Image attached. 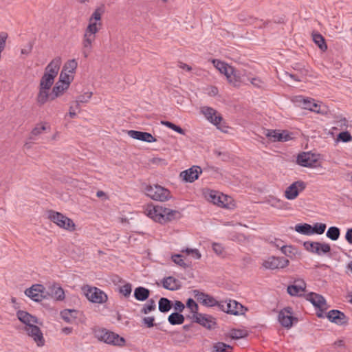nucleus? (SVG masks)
I'll return each mask as SVG.
<instances>
[{"label": "nucleus", "instance_id": "47", "mask_svg": "<svg viewBox=\"0 0 352 352\" xmlns=\"http://www.w3.org/2000/svg\"><path fill=\"white\" fill-rule=\"evenodd\" d=\"M73 79L74 76L72 74H69V73L62 70L60 74L58 81L67 84V86L69 87V85Z\"/></svg>", "mask_w": 352, "mask_h": 352}, {"label": "nucleus", "instance_id": "10", "mask_svg": "<svg viewBox=\"0 0 352 352\" xmlns=\"http://www.w3.org/2000/svg\"><path fill=\"white\" fill-rule=\"evenodd\" d=\"M278 321L283 327L289 329L292 327L293 322L294 321L297 322L298 320L296 318L293 316L292 308L287 307L279 312Z\"/></svg>", "mask_w": 352, "mask_h": 352}, {"label": "nucleus", "instance_id": "14", "mask_svg": "<svg viewBox=\"0 0 352 352\" xmlns=\"http://www.w3.org/2000/svg\"><path fill=\"white\" fill-rule=\"evenodd\" d=\"M265 135L272 142H287L291 139L290 134L285 131L267 129Z\"/></svg>", "mask_w": 352, "mask_h": 352}, {"label": "nucleus", "instance_id": "17", "mask_svg": "<svg viewBox=\"0 0 352 352\" xmlns=\"http://www.w3.org/2000/svg\"><path fill=\"white\" fill-rule=\"evenodd\" d=\"M202 173L201 168L198 166H193L191 168L181 172L180 176L187 182H193L198 179L199 174Z\"/></svg>", "mask_w": 352, "mask_h": 352}, {"label": "nucleus", "instance_id": "52", "mask_svg": "<svg viewBox=\"0 0 352 352\" xmlns=\"http://www.w3.org/2000/svg\"><path fill=\"white\" fill-rule=\"evenodd\" d=\"M319 242H314V241H305L303 243V246L306 250L308 252L314 254V252L317 250L316 247H318Z\"/></svg>", "mask_w": 352, "mask_h": 352}, {"label": "nucleus", "instance_id": "11", "mask_svg": "<svg viewBox=\"0 0 352 352\" xmlns=\"http://www.w3.org/2000/svg\"><path fill=\"white\" fill-rule=\"evenodd\" d=\"M305 188L306 184L304 182L301 180L294 182L286 188L285 197L289 200H294Z\"/></svg>", "mask_w": 352, "mask_h": 352}, {"label": "nucleus", "instance_id": "46", "mask_svg": "<svg viewBox=\"0 0 352 352\" xmlns=\"http://www.w3.org/2000/svg\"><path fill=\"white\" fill-rule=\"evenodd\" d=\"M171 260L177 265L183 267L184 269H186L189 267V265L187 264L183 256L179 254H173L171 256Z\"/></svg>", "mask_w": 352, "mask_h": 352}, {"label": "nucleus", "instance_id": "34", "mask_svg": "<svg viewBox=\"0 0 352 352\" xmlns=\"http://www.w3.org/2000/svg\"><path fill=\"white\" fill-rule=\"evenodd\" d=\"M54 79L55 78L51 74H44L41 78L38 87L44 88L45 89H50L54 82Z\"/></svg>", "mask_w": 352, "mask_h": 352}, {"label": "nucleus", "instance_id": "53", "mask_svg": "<svg viewBox=\"0 0 352 352\" xmlns=\"http://www.w3.org/2000/svg\"><path fill=\"white\" fill-rule=\"evenodd\" d=\"M132 291V285L131 283H126L124 285L120 287L119 292L123 294L125 297L129 296Z\"/></svg>", "mask_w": 352, "mask_h": 352}, {"label": "nucleus", "instance_id": "35", "mask_svg": "<svg viewBox=\"0 0 352 352\" xmlns=\"http://www.w3.org/2000/svg\"><path fill=\"white\" fill-rule=\"evenodd\" d=\"M185 320L184 316L179 312H174L168 317V322L172 325L182 324Z\"/></svg>", "mask_w": 352, "mask_h": 352}, {"label": "nucleus", "instance_id": "59", "mask_svg": "<svg viewBox=\"0 0 352 352\" xmlns=\"http://www.w3.org/2000/svg\"><path fill=\"white\" fill-rule=\"evenodd\" d=\"M155 321V317L154 316H148L144 317L142 319V323L144 326H146L148 328H151L155 326L154 324Z\"/></svg>", "mask_w": 352, "mask_h": 352}, {"label": "nucleus", "instance_id": "21", "mask_svg": "<svg viewBox=\"0 0 352 352\" xmlns=\"http://www.w3.org/2000/svg\"><path fill=\"white\" fill-rule=\"evenodd\" d=\"M306 298L316 308L319 309L320 311H323L327 309L326 300L322 295L311 292L307 294Z\"/></svg>", "mask_w": 352, "mask_h": 352}, {"label": "nucleus", "instance_id": "37", "mask_svg": "<svg viewBox=\"0 0 352 352\" xmlns=\"http://www.w3.org/2000/svg\"><path fill=\"white\" fill-rule=\"evenodd\" d=\"M172 307L171 301L166 298L162 297L160 299L158 309L162 313L168 312Z\"/></svg>", "mask_w": 352, "mask_h": 352}, {"label": "nucleus", "instance_id": "32", "mask_svg": "<svg viewBox=\"0 0 352 352\" xmlns=\"http://www.w3.org/2000/svg\"><path fill=\"white\" fill-rule=\"evenodd\" d=\"M78 311L75 309H64L60 311V316L65 322L72 323L77 318Z\"/></svg>", "mask_w": 352, "mask_h": 352}, {"label": "nucleus", "instance_id": "9", "mask_svg": "<svg viewBox=\"0 0 352 352\" xmlns=\"http://www.w3.org/2000/svg\"><path fill=\"white\" fill-rule=\"evenodd\" d=\"M25 294L35 302H41L47 298L45 287L40 284L33 285L25 291Z\"/></svg>", "mask_w": 352, "mask_h": 352}, {"label": "nucleus", "instance_id": "54", "mask_svg": "<svg viewBox=\"0 0 352 352\" xmlns=\"http://www.w3.org/2000/svg\"><path fill=\"white\" fill-rule=\"evenodd\" d=\"M104 12V6H100L96 9L92 15L91 16L90 21L95 20L96 21H100L101 19V16Z\"/></svg>", "mask_w": 352, "mask_h": 352}, {"label": "nucleus", "instance_id": "43", "mask_svg": "<svg viewBox=\"0 0 352 352\" xmlns=\"http://www.w3.org/2000/svg\"><path fill=\"white\" fill-rule=\"evenodd\" d=\"M267 201L271 206L279 209L283 208L285 206L284 201L273 196L269 197Z\"/></svg>", "mask_w": 352, "mask_h": 352}, {"label": "nucleus", "instance_id": "45", "mask_svg": "<svg viewBox=\"0 0 352 352\" xmlns=\"http://www.w3.org/2000/svg\"><path fill=\"white\" fill-rule=\"evenodd\" d=\"M318 247H316L317 250L314 252L315 254L321 256L329 253L331 251V247L329 244L325 243H318Z\"/></svg>", "mask_w": 352, "mask_h": 352}, {"label": "nucleus", "instance_id": "36", "mask_svg": "<svg viewBox=\"0 0 352 352\" xmlns=\"http://www.w3.org/2000/svg\"><path fill=\"white\" fill-rule=\"evenodd\" d=\"M295 230L305 235L312 234V226L308 223H298L295 226Z\"/></svg>", "mask_w": 352, "mask_h": 352}, {"label": "nucleus", "instance_id": "15", "mask_svg": "<svg viewBox=\"0 0 352 352\" xmlns=\"http://www.w3.org/2000/svg\"><path fill=\"white\" fill-rule=\"evenodd\" d=\"M327 318L338 325H347L349 319L346 316L342 311L337 309H332L327 313Z\"/></svg>", "mask_w": 352, "mask_h": 352}, {"label": "nucleus", "instance_id": "13", "mask_svg": "<svg viewBox=\"0 0 352 352\" xmlns=\"http://www.w3.org/2000/svg\"><path fill=\"white\" fill-rule=\"evenodd\" d=\"M201 112L204 115L206 118L209 122L217 126L218 129L222 130L221 122L223 118L220 115L217 114V112L215 109L209 107H203L201 109Z\"/></svg>", "mask_w": 352, "mask_h": 352}, {"label": "nucleus", "instance_id": "3", "mask_svg": "<svg viewBox=\"0 0 352 352\" xmlns=\"http://www.w3.org/2000/svg\"><path fill=\"white\" fill-rule=\"evenodd\" d=\"M101 23H89L83 35L82 53L87 58L92 49V43L96 40V34L100 29Z\"/></svg>", "mask_w": 352, "mask_h": 352}, {"label": "nucleus", "instance_id": "20", "mask_svg": "<svg viewBox=\"0 0 352 352\" xmlns=\"http://www.w3.org/2000/svg\"><path fill=\"white\" fill-rule=\"evenodd\" d=\"M317 162L315 155L309 152H304L297 157V163L304 167H311Z\"/></svg>", "mask_w": 352, "mask_h": 352}, {"label": "nucleus", "instance_id": "60", "mask_svg": "<svg viewBox=\"0 0 352 352\" xmlns=\"http://www.w3.org/2000/svg\"><path fill=\"white\" fill-rule=\"evenodd\" d=\"M294 248L292 245H285L282 247L281 252L287 256H291L294 254Z\"/></svg>", "mask_w": 352, "mask_h": 352}, {"label": "nucleus", "instance_id": "12", "mask_svg": "<svg viewBox=\"0 0 352 352\" xmlns=\"http://www.w3.org/2000/svg\"><path fill=\"white\" fill-rule=\"evenodd\" d=\"M24 329L27 334L34 340L38 346H44L45 339L43 338V334L40 328L37 327L36 324L25 326Z\"/></svg>", "mask_w": 352, "mask_h": 352}, {"label": "nucleus", "instance_id": "7", "mask_svg": "<svg viewBox=\"0 0 352 352\" xmlns=\"http://www.w3.org/2000/svg\"><path fill=\"white\" fill-rule=\"evenodd\" d=\"M219 307L223 311L235 316L243 314L245 311L244 307L234 300L220 302Z\"/></svg>", "mask_w": 352, "mask_h": 352}, {"label": "nucleus", "instance_id": "24", "mask_svg": "<svg viewBox=\"0 0 352 352\" xmlns=\"http://www.w3.org/2000/svg\"><path fill=\"white\" fill-rule=\"evenodd\" d=\"M16 316L21 322L25 324V326L38 323V319L36 317L30 314L28 312L25 311H18L16 312Z\"/></svg>", "mask_w": 352, "mask_h": 352}, {"label": "nucleus", "instance_id": "61", "mask_svg": "<svg viewBox=\"0 0 352 352\" xmlns=\"http://www.w3.org/2000/svg\"><path fill=\"white\" fill-rule=\"evenodd\" d=\"M8 38V34L6 32H2L0 33V52H1L5 46H6V41Z\"/></svg>", "mask_w": 352, "mask_h": 352}, {"label": "nucleus", "instance_id": "42", "mask_svg": "<svg viewBox=\"0 0 352 352\" xmlns=\"http://www.w3.org/2000/svg\"><path fill=\"white\" fill-rule=\"evenodd\" d=\"M78 67V63L75 59L67 60L63 66V70L69 73L74 74Z\"/></svg>", "mask_w": 352, "mask_h": 352}, {"label": "nucleus", "instance_id": "50", "mask_svg": "<svg viewBox=\"0 0 352 352\" xmlns=\"http://www.w3.org/2000/svg\"><path fill=\"white\" fill-rule=\"evenodd\" d=\"M326 229V224L322 223H316L314 226H312V234H322L324 233Z\"/></svg>", "mask_w": 352, "mask_h": 352}, {"label": "nucleus", "instance_id": "31", "mask_svg": "<svg viewBox=\"0 0 352 352\" xmlns=\"http://www.w3.org/2000/svg\"><path fill=\"white\" fill-rule=\"evenodd\" d=\"M150 291L144 287H138L135 289L134 297L139 301H144L148 298Z\"/></svg>", "mask_w": 352, "mask_h": 352}, {"label": "nucleus", "instance_id": "39", "mask_svg": "<svg viewBox=\"0 0 352 352\" xmlns=\"http://www.w3.org/2000/svg\"><path fill=\"white\" fill-rule=\"evenodd\" d=\"M230 83L232 84L235 87H239L241 85V80L240 76L237 74V72L233 68L232 72L228 74L226 76Z\"/></svg>", "mask_w": 352, "mask_h": 352}, {"label": "nucleus", "instance_id": "30", "mask_svg": "<svg viewBox=\"0 0 352 352\" xmlns=\"http://www.w3.org/2000/svg\"><path fill=\"white\" fill-rule=\"evenodd\" d=\"M48 100H51V94L50 89H45L44 88L38 87V93L36 96V102L42 106L45 104Z\"/></svg>", "mask_w": 352, "mask_h": 352}, {"label": "nucleus", "instance_id": "8", "mask_svg": "<svg viewBox=\"0 0 352 352\" xmlns=\"http://www.w3.org/2000/svg\"><path fill=\"white\" fill-rule=\"evenodd\" d=\"M289 261L284 257L272 256L263 261L262 266L267 270H278L289 265Z\"/></svg>", "mask_w": 352, "mask_h": 352}, {"label": "nucleus", "instance_id": "2", "mask_svg": "<svg viewBox=\"0 0 352 352\" xmlns=\"http://www.w3.org/2000/svg\"><path fill=\"white\" fill-rule=\"evenodd\" d=\"M94 335L98 340L113 346H124L126 344L124 338L104 328L95 329Z\"/></svg>", "mask_w": 352, "mask_h": 352}, {"label": "nucleus", "instance_id": "41", "mask_svg": "<svg viewBox=\"0 0 352 352\" xmlns=\"http://www.w3.org/2000/svg\"><path fill=\"white\" fill-rule=\"evenodd\" d=\"M232 346L223 342H217L214 344L212 352H232Z\"/></svg>", "mask_w": 352, "mask_h": 352}, {"label": "nucleus", "instance_id": "22", "mask_svg": "<svg viewBox=\"0 0 352 352\" xmlns=\"http://www.w3.org/2000/svg\"><path fill=\"white\" fill-rule=\"evenodd\" d=\"M129 136L133 139L146 142L148 143H152L156 142V139L148 132H143L135 130H129L127 131Z\"/></svg>", "mask_w": 352, "mask_h": 352}, {"label": "nucleus", "instance_id": "58", "mask_svg": "<svg viewBox=\"0 0 352 352\" xmlns=\"http://www.w3.org/2000/svg\"><path fill=\"white\" fill-rule=\"evenodd\" d=\"M219 302H218L212 296L208 294L207 298H206L205 300L203 302V305L207 307H213L215 305L219 306Z\"/></svg>", "mask_w": 352, "mask_h": 352}, {"label": "nucleus", "instance_id": "28", "mask_svg": "<svg viewBox=\"0 0 352 352\" xmlns=\"http://www.w3.org/2000/svg\"><path fill=\"white\" fill-rule=\"evenodd\" d=\"M212 63H213L214 66L216 69H217L220 73L224 74L226 76H228V74H230L233 71V67L225 62L221 61L217 59H213L212 60Z\"/></svg>", "mask_w": 352, "mask_h": 352}, {"label": "nucleus", "instance_id": "62", "mask_svg": "<svg viewBox=\"0 0 352 352\" xmlns=\"http://www.w3.org/2000/svg\"><path fill=\"white\" fill-rule=\"evenodd\" d=\"M46 129L45 126L44 125H36L31 131V134L32 135L37 136L40 135L42 131H45Z\"/></svg>", "mask_w": 352, "mask_h": 352}, {"label": "nucleus", "instance_id": "27", "mask_svg": "<svg viewBox=\"0 0 352 352\" xmlns=\"http://www.w3.org/2000/svg\"><path fill=\"white\" fill-rule=\"evenodd\" d=\"M69 87L67 86V84L59 82L58 80L52 88L51 92V100H54L56 98L63 95L65 91H67Z\"/></svg>", "mask_w": 352, "mask_h": 352}, {"label": "nucleus", "instance_id": "55", "mask_svg": "<svg viewBox=\"0 0 352 352\" xmlns=\"http://www.w3.org/2000/svg\"><path fill=\"white\" fill-rule=\"evenodd\" d=\"M186 307L190 310L193 315L198 314V305L192 298H189L187 300Z\"/></svg>", "mask_w": 352, "mask_h": 352}, {"label": "nucleus", "instance_id": "1", "mask_svg": "<svg viewBox=\"0 0 352 352\" xmlns=\"http://www.w3.org/2000/svg\"><path fill=\"white\" fill-rule=\"evenodd\" d=\"M144 213L154 221L161 224L174 220L178 218L180 214L177 210L152 204L144 208Z\"/></svg>", "mask_w": 352, "mask_h": 352}, {"label": "nucleus", "instance_id": "23", "mask_svg": "<svg viewBox=\"0 0 352 352\" xmlns=\"http://www.w3.org/2000/svg\"><path fill=\"white\" fill-rule=\"evenodd\" d=\"M306 284L304 281H296L294 285L287 287V292L291 296H302L305 290Z\"/></svg>", "mask_w": 352, "mask_h": 352}, {"label": "nucleus", "instance_id": "4", "mask_svg": "<svg viewBox=\"0 0 352 352\" xmlns=\"http://www.w3.org/2000/svg\"><path fill=\"white\" fill-rule=\"evenodd\" d=\"M47 217L60 228L68 231H74L75 230L76 225L74 221L60 212L49 210L47 212Z\"/></svg>", "mask_w": 352, "mask_h": 352}, {"label": "nucleus", "instance_id": "51", "mask_svg": "<svg viewBox=\"0 0 352 352\" xmlns=\"http://www.w3.org/2000/svg\"><path fill=\"white\" fill-rule=\"evenodd\" d=\"M247 333L241 329H232L230 331V336L232 339H240L245 337Z\"/></svg>", "mask_w": 352, "mask_h": 352}, {"label": "nucleus", "instance_id": "40", "mask_svg": "<svg viewBox=\"0 0 352 352\" xmlns=\"http://www.w3.org/2000/svg\"><path fill=\"white\" fill-rule=\"evenodd\" d=\"M156 304L153 299H149L146 303L142 305L140 313L143 314H148V313L155 310Z\"/></svg>", "mask_w": 352, "mask_h": 352}, {"label": "nucleus", "instance_id": "19", "mask_svg": "<svg viewBox=\"0 0 352 352\" xmlns=\"http://www.w3.org/2000/svg\"><path fill=\"white\" fill-rule=\"evenodd\" d=\"M230 199L226 195L217 191L212 190L209 193L208 200L218 206L228 208V199Z\"/></svg>", "mask_w": 352, "mask_h": 352}, {"label": "nucleus", "instance_id": "57", "mask_svg": "<svg viewBox=\"0 0 352 352\" xmlns=\"http://www.w3.org/2000/svg\"><path fill=\"white\" fill-rule=\"evenodd\" d=\"M338 138L343 142H349L352 140V136L349 131L340 133Z\"/></svg>", "mask_w": 352, "mask_h": 352}, {"label": "nucleus", "instance_id": "49", "mask_svg": "<svg viewBox=\"0 0 352 352\" xmlns=\"http://www.w3.org/2000/svg\"><path fill=\"white\" fill-rule=\"evenodd\" d=\"M162 124L171 129L172 130L177 132L179 134L184 135L185 131L183 129H182L179 126H177L169 121H162Z\"/></svg>", "mask_w": 352, "mask_h": 352}, {"label": "nucleus", "instance_id": "26", "mask_svg": "<svg viewBox=\"0 0 352 352\" xmlns=\"http://www.w3.org/2000/svg\"><path fill=\"white\" fill-rule=\"evenodd\" d=\"M60 58L58 57L53 59L45 67L44 74H51L54 78H56L60 69Z\"/></svg>", "mask_w": 352, "mask_h": 352}, {"label": "nucleus", "instance_id": "25", "mask_svg": "<svg viewBox=\"0 0 352 352\" xmlns=\"http://www.w3.org/2000/svg\"><path fill=\"white\" fill-rule=\"evenodd\" d=\"M49 290L46 294L54 300L60 301L65 299V292L60 286L53 285L49 287Z\"/></svg>", "mask_w": 352, "mask_h": 352}, {"label": "nucleus", "instance_id": "48", "mask_svg": "<svg viewBox=\"0 0 352 352\" xmlns=\"http://www.w3.org/2000/svg\"><path fill=\"white\" fill-rule=\"evenodd\" d=\"M181 252L186 253L187 255H190L195 259H199L201 257L200 252L196 248H183L181 250Z\"/></svg>", "mask_w": 352, "mask_h": 352}, {"label": "nucleus", "instance_id": "16", "mask_svg": "<svg viewBox=\"0 0 352 352\" xmlns=\"http://www.w3.org/2000/svg\"><path fill=\"white\" fill-rule=\"evenodd\" d=\"M302 108L318 113L324 114L327 112L326 107L316 102L314 99L303 98L300 101Z\"/></svg>", "mask_w": 352, "mask_h": 352}, {"label": "nucleus", "instance_id": "6", "mask_svg": "<svg viewBox=\"0 0 352 352\" xmlns=\"http://www.w3.org/2000/svg\"><path fill=\"white\" fill-rule=\"evenodd\" d=\"M82 291L87 298L94 303L102 304L107 300V294L97 287L85 286Z\"/></svg>", "mask_w": 352, "mask_h": 352}, {"label": "nucleus", "instance_id": "29", "mask_svg": "<svg viewBox=\"0 0 352 352\" xmlns=\"http://www.w3.org/2000/svg\"><path fill=\"white\" fill-rule=\"evenodd\" d=\"M162 283L165 289L170 291L177 290L180 288L179 282L173 276L164 278Z\"/></svg>", "mask_w": 352, "mask_h": 352}, {"label": "nucleus", "instance_id": "64", "mask_svg": "<svg viewBox=\"0 0 352 352\" xmlns=\"http://www.w3.org/2000/svg\"><path fill=\"white\" fill-rule=\"evenodd\" d=\"M174 309L178 312H182L185 308L184 304L179 300H176L173 304Z\"/></svg>", "mask_w": 352, "mask_h": 352}, {"label": "nucleus", "instance_id": "18", "mask_svg": "<svg viewBox=\"0 0 352 352\" xmlns=\"http://www.w3.org/2000/svg\"><path fill=\"white\" fill-rule=\"evenodd\" d=\"M193 321L200 324L208 329L213 328L216 322L214 318L210 316L198 313L192 316Z\"/></svg>", "mask_w": 352, "mask_h": 352}, {"label": "nucleus", "instance_id": "33", "mask_svg": "<svg viewBox=\"0 0 352 352\" xmlns=\"http://www.w3.org/2000/svg\"><path fill=\"white\" fill-rule=\"evenodd\" d=\"M313 41L317 45V46L322 51L324 52L327 50V45L325 43L324 37L318 32H312Z\"/></svg>", "mask_w": 352, "mask_h": 352}, {"label": "nucleus", "instance_id": "44", "mask_svg": "<svg viewBox=\"0 0 352 352\" xmlns=\"http://www.w3.org/2000/svg\"><path fill=\"white\" fill-rule=\"evenodd\" d=\"M340 234V229L336 226L330 227L326 233L327 236L332 241H336L339 238Z\"/></svg>", "mask_w": 352, "mask_h": 352}, {"label": "nucleus", "instance_id": "38", "mask_svg": "<svg viewBox=\"0 0 352 352\" xmlns=\"http://www.w3.org/2000/svg\"><path fill=\"white\" fill-rule=\"evenodd\" d=\"M92 96L93 93L91 91H87L78 96L75 101L76 108H80V104L82 103H87L91 98Z\"/></svg>", "mask_w": 352, "mask_h": 352}, {"label": "nucleus", "instance_id": "5", "mask_svg": "<svg viewBox=\"0 0 352 352\" xmlns=\"http://www.w3.org/2000/svg\"><path fill=\"white\" fill-rule=\"evenodd\" d=\"M144 191L148 197L155 201H166L171 198L170 192L160 185H148Z\"/></svg>", "mask_w": 352, "mask_h": 352}, {"label": "nucleus", "instance_id": "56", "mask_svg": "<svg viewBox=\"0 0 352 352\" xmlns=\"http://www.w3.org/2000/svg\"><path fill=\"white\" fill-rule=\"evenodd\" d=\"M193 295L194 297L197 299V300L201 302V304H203L206 298H207L208 296L207 294H205L197 289L193 290Z\"/></svg>", "mask_w": 352, "mask_h": 352}, {"label": "nucleus", "instance_id": "63", "mask_svg": "<svg viewBox=\"0 0 352 352\" xmlns=\"http://www.w3.org/2000/svg\"><path fill=\"white\" fill-rule=\"evenodd\" d=\"M212 250L218 255H221L223 252V248L219 243H214L212 244Z\"/></svg>", "mask_w": 352, "mask_h": 352}]
</instances>
